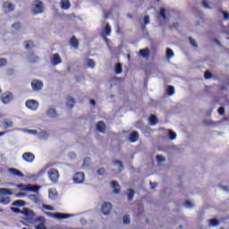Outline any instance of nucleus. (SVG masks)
Returning a JSON list of instances; mask_svg holds the SVG:
<instances>
[{
	"mask_svg": "<svg viewBox=\"0 0 229 229\" xmlns=\"http://www.w3.org/2000/svg\"><path fill=\"white\" fill-rule=\"evenodd\" d=\"M190 44L193 46V47H198V43L196 42V39H193L192 37L189 38Z\"/></svg>",
	"mask_w": 229,
	"mask_h": 229,
	"instance_id": "obj_41",
	"label": "nucleus"
},
{
	"mask_svg": "<svg viewBox=\"0 0 229 229\" xmlns=\"http://www.w3.org/2000/svg\"><path fill=\"white\" fill-rule=\"evenodd\" d=\"M223 13H224V18L225 19V21H228V19H229V13H226V12H223Z\"/></svg>",
	"mask_w": 229,
	"mask_h": 229,
	"instance_id": "obj_55",
	"label": "nucleus"
},
{
	"mask_svg": "<svg viewBox=\"0 0 229 229\" xmlns=\"http://www.w3.org/2000/svg\"><path fill=\"white\" fill-rule=\"evenodd\" d=\"M223 189H224V191H226L227 192H228V191H229V190H228V187H224Z\"/></svg>",
	"mask_w": 229,
	"mask_h": 229,
	"instance_id": "obj_61",
	"label": "nucleus"
},
{
	"mask_svg": "<svg viewBox=\"0 0 229 229\" xmlns=\"http://www.w3.org/2000/svg\"><path fill=\"white\" fill-rule=\"evenodd\" d=\"M174 56V52H173V49L166 48V58H173Z\"/></svg>",
	"mask_w": 229,
	"mask_h": 229,
	"instance_id": "obj_36",
	"label": "nucleus"
},
{
	"mask_svg": "<svg viewBox=\"0 0 229 229\" xmlns=\"http://www.w3.org/2000/svg\"><path fill=\"white\" fill-rule=\"evenodd\" d=\"M168 96H174V86H168L166 89Z\"/></svg>",
	"mask_w": 229,
	"mask_h": 229,
	"instance_id": "obj_33",
	"label": "nucleus"
},
{
	"mask_svg": "<svg viewBox=\"0 0 229 229\" xmlns=\"http://www.w3.org/2000/svg\"><path fill=\"white\" fill-rule=\"evenodd\" d=\"M157 1V3H159L160 2V0H156Z\"/></svg>",
	"mask_w": 229,
	"mask_h": 229,
	"instance_id": "obj_64",
	"label": "nucleus"
},
{
	"mask_svg": "<svg viewBox=\"0 0 229 229\" xmlns=\"http://www.w3.org/2000/svg\"><path fill=\"white\" fill-rule=\"evenodd\" d=\"M139 54L140 55V56H142V58H145V60H148V58H149V55H151V52L149 51V48L146 47V48L140 49L139 51Z\"/></svg>",
	"mask_w": 229,
	"mask_h": 229,
	"instance_id": "obj_16",
	"label": "nucleus"
},
{
	"mask_svg": "<svg viewBox=\"0 0 229 229\" xmlns=\"http://www.w3.org/2000/svg\"><path fill=\"white\" fill-rule=\"evenodd\" d=\"M114 165H118L119 171H123V162H121L120 160H115L114 162Z\"/></svg>",
	"mask_w": 229,
	"mask_h": 229,
	"instance_id": "obj_42",
	"label": "nucleus"
},
{
	"mask_svg": "<svg viewBox=\"0 0 229 229\" xmlns=\"http://www.w3.org/2000/svg\"><path fill=\"white\" fill-rule=\"evenodd\" d=\"M29 62L30 64H38L40 61V57H38L37 55H35L33 52H31L29 56Z\"/></svg>",
	"mask_w": 229,
	"mask_h": 229,
	"instance_id": "obj_15",
	"label": "nucleus"
},
{
	"mask_svg": "<svg viewBox=\"0 0 229 229\" xmlns=\"http://www.w3.org/2000/svg\"><path fill=\"white\" fill-rule=\"evenodd\" d=\"M21 158L24 160V162L31 164L35 161V154L31 152H25L22 154Z\"/></svg>",
	"mask_w": 229,
	"mask_h": 229,
	"instance_id": "obj_7",
	"label": "nucleus"
},
{
	"mask_svg": "<svg viewBox=\"0 0 229 229\" xmlns=\"http://www.w3.org/2000/svg\"><path fill=\"white\" fill-rule=\"evenodd\" d=\"M179 27H180V23H178V22H174V23L170 26V30H178Z\"/></svg>",
	"mask_w": 229,
	"mask_h": 229,
	"instance_id": "obj_45",
	"label": "nucleus"
},
{
	"mask_svg": "<svg viewBox=\"0 0 229 229\" xmlns=\"http://www.w3.org/2000/svg\"><path fill=\"white\" fill-rule=\"evenodd\" d=\"M185 207H187L188 208H194V204L192 202H191V200H186L184 202Z\"/></svg>",
	"mask_w": 229,
	"mask_h": 229,
	"instance_id": "obj_43",
	"label": "nucleus"
},
{
	"mask_svg": "<svg viewBox=\"0 0 229 229\" xmlns=\"http://www.w3.org/2000/svg\"><path fill=\"white\" fill-rule=\"evenodd\" d=\"M202 5L204 6V8H210V5L208 4V2H207L206 0H203Z\"/></svg>",
	"mask_w": 229,
	"mask_h": 229,
	"instance_id": "obj_52",
	"label": "nucleus"
},
{
	"mask_svg": "<svg viewBox=\"0 0 229 229\" xmlns=\"http://www.w3.org/2000/svg\"><path fill=\"white\" fill-rule=\"evenodd\" d=\"M0 99L4 105H9L13 101V93L10 91L4 92L0 96Z\"/></svg>",
	"mask_w": 229,
	"mask_h": 229,
	"instance_id": "obj_3",
	"label": "nucleus"
},
{
	"mask_svg": "<svg viewBox=\"0 0 229 229\" xmlns=\"http://www.w3.org/2000/svg\"><path fill=\"white\" fill-rule=\"evenodd\" d=\"M104 39L106 40V42H108V38L104 37Z\"/></svg>",
	"mask_w": 229,
	"mask_h": 229,
	"instance_id": "obj_62",
	"label": "nucleus"
},
{
	"mask_svg": "<svg viewBox=\"0 0 229 229\" xmlns=\"http://www.w3.org/2000/svg\"><path fill=\"white\" fill-rule=\"evenodd\" d=\"M128 201H133V198L135 196V191L133 189H128L126 192Z\"/></svg>",
	"mask_w": 229,
	"mask_h": 229,
	"instance_id": "obj_23",
	"label": "nucleus"
},
{
	"mask_svg": "<svg viewBox=\"0 0 229 229\" xmlns=\"http://www.w3.org/2000/svg\"><path fill=\"white\" fill-rule=\"evenodd\" d=\"M22 216H26L27 217H30L31 214H33V211L30 210L28 208H24L23 210H21Z\"/></svg>",
	"mask_w": 229,
	"mask_h": 229,
	"instance_id": "obj_30",
	"label": "nucleus"
},
{
	"mask_svg": "<svg viewBox=\"0 0 229 229\" xmlns=\"http://www.w3.org/2000/svg\"><path fill=\"white\" fill-rule=\"evenodd\" d=\"M87 65L90 67V69H94L96 67V62L93 59H87Z\"/></svg>",
	"mask_w": 229,
	"mask_h": 229,
	"instance_id": "obj_32",
	"label": "nucleus"
},
{
	"mask_svg": "<svg viewBox=\"0 0 229 229\" xmlns=\"http://www.w3.org/2000/svg\"><path fill=\"white\" fill-rule=\"evenodd\" d=\"M130 223H131V220L130 219V215H124L123 225H130Z\"/></svg>",
	"mask_w": 229,
	"mask_h": 229,
	"instance_id": "obj_37",
	"label": "nucleus"
},
{
	"mask_svg": "<svg viewBox=\"0 0 229 229\" xmlns=\"http://www.w3.org/2000/svg\"><path fill=\"white\" fill-rule=\"evenodd\" d=\"M165 8H161L159 10V17H162V19H164V21H167V15H165Z\"/></svg>",
	"mask_w": 229,
	"mask_h": 229,
	"instance_id": "obj_31",
	"label": "nucleus"
},
{
	"mask_svg": "<svg viewBox=\"0 0 229 229\" xmlns=\"http://www.w3.org/2000/svg\"><path fill=\"white\" fill-rule=\"evenodd\" d=\"M48 178L52 183H58V178H60V174L58 173V170L55 168H51L48 173Z\"/></svg>",
	"mask_w": 229,
	"mask_h": 229,
	"instance_id": "obj_2",
	"label": "nucleus"
},
{
	"mask_svg": "<svg viewBox=\"0 0 229 229\" xmlns=\"http://www.w3.org/2000/svg\"><path fill=\"white\" fill-rule=\"evenodd\" d=\"M2 135H6V131L0 132V137H2Z\"/></svg>",
	"mask_w": 229,
	"mask_h": 229,
	"instance_id": "obj_58",
	"label": "nucleus"
},
{
	"mask_svg": "<svg viewBox=\"0 0 229 229\" xmlns=\"http://www.w3.org/2000/svg\"><path fill=\"white\" fill-rule=\"evenodd\" d=\"M25 191H32L33 192H37V189L35 187L33 188L26 187Z\"/></svg>",
	"mask_w": 229,
	"mask_h": 229,
	"instance_id": "obj_54",
	"label": "nucleus"
},
{
	"mask_svg": "<svg viewBox=\"0 0 229 229\" xmlns=\"http://www.w3.org/2000/svg\"><path fill=\"white\" fill-rule=\"evenodd\" d=\"M36 229H47L44 224H39L36 225Z\"/></svg>",
	"mask_w": 229,
	"mask_h": 229,
	"instance_id": "obj_53",
	"label": "nucleus"
},
{
	"mask_svg": "<svg viewBox=\"0 0 229 229\" xmlns=\"http://www.w3.org/2000/svg\"><path fill=\"white\" fill-rule=\"evenodd\" d=\"M51 62L53 65H60L62 63V57H60V55L58 53L53 54Z\"/></svg>",
	"mask_w": 229,
	"mask_h": 229,
	"instance_id": "obj_12",
	"label": "nucleus"
},
{
	"mask_svg": "<svg viewBox=\"0 0 229 229\" xmlns=\"http://www.w3.org/2000/svg\"><path fill=\"white\" fill-rule=\"evenodd\" d=\"M102 213L104 216H108L110 212H112V203L110 202H104L101 208Z\"/></svg>",
	"mask_w": 229,
	"mask_h": 229,
	"instance_id": "obj_9",
	"label": "nucleus"
},
{
	"mask_svg": "<svg viewBox=\"0 0 229 229\" xmlns=\"http://www.w3.org/2000/svg\"><path fill=\"white\" fill-rule=\"evenodd\" d=\"M33 6L35 10L33 11L34 15H37L38 13H42L44 12V4L42 2L36 0L33 3Z\"/></svg>",
	"mask_w": 229,
	"mask_h": 229,
	"instance_id": "obj_5",
	"label": "nucleus"
},
{
	"mask_svg": "<svg viewBox=\"0 0 229 229\" xmlns=\"http://www.w3.org/2000/svg\"><path fill=\"white\" fill-rule=\"evenodd\" d=\"M66 106H68V108H72L74 106V105H76V100L74 99V98L68 96L66 98Z\"/></svg>",
	"mask_w": 229,
	"mask_h": 229,
	"instance_id": "obj_19",
	"label": "nucleus"
},
{
	"mask_svg": "<svg viewBox=\"0 0 229 229\" xmlns=\"http://www.w3.org/2000/svg\"><path fill=\"white\" fill-rule=\"evenodd\" d=\"M0 194L1 205H10V203L12 202V199L10 197L5 196H12V194H13L12 190L8 188H0Z\"/></svg>",
	"mask_w": 229,
	"mask_h": 229,
	"instance_id": "obj_1",
	"label": "nucleus"
},
{
	"mask_svg": "<svg viewBox=\"0 0 229 229\" xmlns=\"http://www.w3.org/2000/svg\"><path fill=\"white\" fill-rule=\"evenodd\" d=\"M22 196H24L23 192H20L16 194V198H22Z\"/></svg>",
	"mask_w": 229,
	"mask_h": 229,
	"instance_id": "obj_57",
	"label": "nucleus"
},
{
	"mask_svg": "<svg viewBox=\"0 0 229 229\" xmlns=\"http://www.w3.org/2000/svg\"><path fill=\"white\" fill-rule=\"evenodd\" d=\"M9 173L13 174V176H19V178L24 177V174L16 168H9Z\"/></svg>",
	"mask_w": 229,
	"mask_h": 229,
	"instance_id": "obj_18",
	"label": "nucleus"
},
{
	"mask_svg": "<svg viewBox=\"0 0 229 229\" xmlns=\"http://www.w3.org/2000/svg\"><path fill=\"white\" fill-rule=\"evenodd\" d=\"M61 8L63 10H69L71 8V2L69 0H61Z\"/></svg>",
	"mask_w": 229,
	"mask_h": 229,
	"instance_id": "obj_22",
	"label": "nucleus"
},
{
	"mask_svg": "<svg viewBox=\"0 0 229 229\" xmlns=\"http://www.w3.org/2000/svg\"><path fill=\"white\" fill-rule=\"evenodd\" d=\"M25 205H26V201H24L22 199L14 200L12 203L13 207H24Z\"/></svg>",
	"mask_w": 229,
	"mask_h": 229,
	"instance_id": "obj_25",
	"label": "nucleus"
},
{
	"mask_svg": "<svg viewBox=\"0 0 229 229\" xmlns=\"http://www.w3.org/2000/svg\"><path fill=\"white\" fill-rule=\"evenodd\" d=\"M47 115H48V117H56V109L53 107L48 108Z\"/></svg>",
	"mask_w": 229,
	"mask_h": 229,
	"instance_id": "obj_27",
	"label": "nucleus"
},
{
	"mask_svg": "<svg viewBox=\"0 0 229 229\" xmlns=\"http://www.w3.org/2000/svg\"><path fill=\"white\" fill-rule=\"evenodd\" d=\"M209 226H219V220L213 218L209 220Z\"/></svg>",
	"mask_w": 229,
	"mask_h": 229,
	"instance_id": "obj_35",
	"label": "nucleus"
},
{
	"mask_svg": "<svg viewBox=\"0 0 229 229\" xmlns=\"http://www.w3.org/2000/svg\"><path fill=\"white\" fill-rule=\"evenodd\" d=\"M32 131L33 133H37V131Z\"/></svg>",
	"mask_w": 229,
	"mask_h": 229,
	"instance_id": "obj_63",
	"label": "nucleus"
},
{
	"mask_svg": "<svg viewBox=\"0 0 229 229\" xmlns=\"http://www.w3.org/2000/svg\"><path fill=\"white\" fill-rule=\"evenodd\" d=\"M12 28L19 30H21V28H22V24H21V22H15L12 25Z\"/></svg>",
	"mask_w": 229,
	"mask_h": 229,
	"instance_id": "obj_40",
	"label": "nucleus"
},
{
	"mask_svg": "<svg viewBox=\"0 0 229 229\" xmlns=\"http://www.w3.org/2000/svg\"><path fill=\"white\" fill-rule=\"evenodd\" d=\"M139 140V132L137 131H133L129 135V141L133 143Z\"/></svg>",
	"mask_w": 229,
	"mask_h": 229,
	"instance_id": "obj_17",
	"label": "nucleus"
},
{
	"mask_svg": "<svg viewBox=\"0 0 229 229\" xmlns=\"http://www.w3.org/2000/svg\"><path fill=\"white\" fill-rule=\"evenodd\" d=\"M31 87L34 92H38L42 90V88L44 87V83L42 82V81L33 80L31 81Z\"/></svg>",
	"mask_w": 229,
	"mask_h": 229,
	"instance_id": "obj_6",
	"label": "nucleus"
},
{
	"mask_svg": "<svg viewBox=\"0 0 229 229\" xmlns=\"http://www.w3.org/2000/svg\"><path fill=\"white\" fill-rule=\"evenodd\" d=\"M8 64V61L5 58H0V67H4Z\"/></svg>",
	"mask_w": 229,
	"mask_h": 229,
	"instance_id": "obj_44",
	"label": "nucleus"
},
{
	"mask_svg": "<svg viewBox=\"0 0 229 229\" xmlns=\"http://www.w3.org/2000/svg\"><path fill=\"white\" fill-rule=\"evenodd\" d=\"M55 217H57V219H69V217H72V215L71 214H55Z\"/></svg>",
	"mask_w": 229,
	"mask_h": 229,
	"instance_id": "obj_24",
	"label": "nucleus"
},
{
	"mask_svg": "<svg viewBox=\"0 0 229 229\" xmlns=\"http://www.w3.org/2000/svg\"><path fill=\"white\" fill-rule=\"evenodd\" d=\"M168 137L170 140H174L176 139V132L173 131V130H168Z\"/></svg>",
	"mask_w": 229,
	"mask_h": 229,
	"instance_id": "obj_34",
	"label": "nucleus"
},
{
	"mask_svg": "<svg viewBox=\"0 0 229 229\" xmlns=\"http://www.w3.org/2000/svg\"><path fill=\"white\" fill-rule=\"evenodd\" d=\"M24 46H25V49L30 51L35 47V42H33L32 40H27V41H24Z\"/></svg>",
	"mask_w": 229,
	"mask_h": 229,
	"instance_id": "obj_21",
	"label": "nucleus"
},
{
	"mask_svg": "<svg viewBox=\"0 0 229 229\" xmlns=\"http://www.w3.org/2000/svg\"><path fill=\"white\" fill-rule=\"evenodd\" d=\"M25 106H27L29 110H32V112H35L38 109V101L33 99L27 100L25 102Z\"/></svg>",
	"mask_w": 229,
	"mask_h": 229,
	"instance_id": "obj_4",
	"label": "nucleus"
},
{
	"mask_svg": "<svg viewBox=\"0 0 229 229\" xmlns=\"http://www.w3.org/2000/svg\"><path fill=\"white\" fill-rule=\"evenodd\" d=\"M87 161H90V157H86V158L84 159V162H87Z\"/></svg>",
	"mask_w": 229,
	"mask_h": 229,
	"instance_id": "obj_59",
	"label": "nucleus"
},
{
	"mask_svg": "<svg viewBox=\"0 0 229 229\" xmlns=\"http://www.w3.org/2000/svg\"><path fill=\"white\" fill-rule=\"evenodd\" d=\"M102 33L103 35H106V37H110L112 33V27H110V23L106 24Z\"/></svg>",
	"mask_w": 229,
	"mask_h": 229,
	"instance_id": "obj_20",
	"label": "nucleus"
},
{
	"mask_svg": "<svg viewBox=\"0 0 229 229\" xmlns=\"http://www.w3.org/2000/svg\"><path fill=\"white\" fill-rule=\"evenodd\" d=\"M89 102H90V105H92V106H96V100L90 99Z\"/></svg>",
	"mask_w": 229,
	"mask_h": 229,
	"instance_id": "obj_56",
	"label": "nucleus"
},
{
	"mask_svg": "<svg viewBox=\"0 0 229 229\" xmlns=\"http://www.w3.org/2000/svg\"><path fill=\"white\" fill-rule=\"evenodd\" d=\"M21 187H24V184H19L18 189H21Z\"/></svg>",
	"mask_w": 229,
	"mask_h": 229,
	"instance_id": "obj_60",
	"label": "nucleus"
},
{
	"mask_svg": "<svg viewBox=\"0 0 229 229\" xmlns=\"http://www.w3.org/2000/svg\"><path fill=\"white\" fill-rule=\"evenodd\" d=\"M96 128H97L98 131H99L100 133H105V131H106V124L103 121H99L96 124Z\"/></svg>",
	"mask_w": 229,
	"mask_h": 229,
	"instance_id": "obj_14",
	"label": "nucleus"
},
{
	"mask_svg": "<svg viewBox=\"0 0 229 229\" xmlns=\"http://www.w3.org/2000/svg\"><path fill=\"white\" fill-rule=\"evenodd\" d=\"M3 128H4V130H8V128H13V122L12 121H4L3 122Z\"/></svg>",
	"mask_w": 229,
	"mask_h": 229,
	"instance_id": "obj_26",
	"label": "nucleus"
},
{
	"mask_svg": "<svg viewBox=\"0 0 229 229\" xmlns=\"http://www.w3.org/2000/svg\"><path fill=\"white\" fill-rule=\"evenodd\" d=\"M3 8H4V11L5 12V13H7L10 12H13V10L15 9V5L11 4L10 2H4Z\"/></svg>",
	"mask_w": 229,
	"mask_h": 229,
	"instance_id": "obj_10",
	"label": "nucleus"
},
{
	"mask_svg": "<svg viewBox=\"0 0 229 229\" xmlns=\"http://www.w3.org/2000/svg\"><path fill=\"white\" fill-rule=\"evenodd\" d=\"M148 121H149L151 126H155V124H157V123H158V119L157 118V115H155V114H151Z\"/></svg>",
	"mask_w": 229,
	"mask_h": 229,
	"instance_id": "obj_29",
	"label": "nucleus"
},
{
	"mask_svg": "<svg viewBox=\"0 0 229 229\" xmlns=\"http://www.w3.org/2000/svg\"><path fill=\"white\" fill-rule=\"evenodd\" d=\"M156 158L157 162H165V157H164L163 156L157 155Z\"/></svg>",
	"mask_w": 229,
	"mask_h": 229,
	"instance_id": "obj_48",
	"label": "nucleus"
},
{
	"mask_svg": "<svg viewBox=\"0 0 229 229\" xmlns=\"http://www.w3.org/2000/svg\"><path fill=\"white\" fill-rule=\"evenodd\" d=\"M111 187L114 189V194H121V185H119L117 181H112Z\"/></svg>",
	"mask_w": 229,
	"mask_h": 229,
	"instance_id": "obj_13",
	"label": "nucleus"
},
{
	"mask_svg": "<svg viewBox=\"0 0 229 229\" xmlns=\"http://www.w3.org/2000/svg\"><path fill=\"white\" fill-rule=\"evenodd\" d=\"M219 115H225V107L221 106L217 110Z\"/></svg>",
	"mask_w": 229,
	"mask_h": 229,
	"instance_id": "obj_50",
	"label": "nucleus"
},
{
	"mask_svg": "<svg viewBox=\"0 0 229 229\" xmlns=\"http://www.w3.org/2000/svg\"><path fill=\"white\" fill-rule=\"evenodd\" d=\"M97 173L98 174H99V176H103V174H105L106 173V170L104 167H102V168H99Z\"/></svg>",
	"mask_w": 229,
	"mask_h": 229,
	"instance_id": "obj_49",
	"label": "nucleus"
},
{
	"mask_svg": "<svg viewBox=\"0 0 229 229\" xmlns=\"http://www.w3.org/2000/svg\"><path fill=\"white\" fill-rule=\"evenodd\" d=\"M114 72L115 74H121L123 72V64L121 63L115 64Z\"/></svg>",
	"mask_w": 229,
	"mask_h": 229,
	"instance_id": "obj_28",
	"label": "nucleus"
},
{
	"mask_svg": "<svg viewBox=\"0 0 229 229\" xmlns=\"http://www.w3.org/2000/svg\"><path fill=\"white\" fill-rule=\"evenodd\" d=\"M204 78H205V80H210V78H212V72H210V71L207 70L204 72Z\"/></svg>",
	"mask_w": 229,
	"mask_h": 229,
	"instance_id": "obj_39",
	"label": "nucleus"
},
{
	"mask_svg": "<svg viewBox=\"0 0 229 229\" xmlns=\"http://www.w3.org/2000/svg\"><path fill=\"white\" fill-rule=\"evenodd\" d=\"M144 24L145 25L149 24V15H145L144 16Z\"/></svg>",
	"mask_w": 229,
	"mask_h": 229,
	"instance_id": "obj_51",
	"label": "nucleus"
},
{
	"mask_svg": "<svg viewBox=\"0 0 229 229\" xmlns=\"http://www.w3.org/2000/svg\"><path fill=\"white\" fill-rule=\"evenodd\" d=\"M43 208H45V210H50V211L55 210V208H53L52 206L47 205V204L43 205Z\"/></svg>",
	"mask_w": 229,
	"mask_h": 229,
	"instance_id": "obj_46",
	"label": "nucleus"
},
{
	"mask_svg": "<svg viewBox=\"0 0 229 229\" xmlns=\"http://www.w3.org/2000/svg\"><path fill=\"white\" fill-rule=\"evenodd\" d=\"M12 212H14V214H21L22 210H21L18 208H11Z\"/></svg>",
	"mask_w": 229,
	"mask_h": 229,
	"instance_id": "obj_47",
	"label": "nucleus"
},
{
	"mask_svg": "<svg viewBox=\"0 0 229 229\" xmlns=\"http://www.w3.org/2000/svg\"><path fill=\"white\" fill-rule=\"evenodd\" d=\"M46 218L43 216H37L35 219V223H41L44 224Z\"/></svg>",
	"mask_w": 229,
	"mask_h": 229,
	"instance_id": "obj_38",
	"label": "nucleus"
},
{
	"mask_svg": "<svg viewBox=\"0 0 229 229\" xmlns=\"http://www.w3.org/2000/svg\"><path fill=\"white\" fill-rule=\"evenodd\" d=\"M69 44L72 47H73V49H78L80 47V40H78V38H76V36H72L70 38Z\"/></svg>",
	"mask_w": 229,
	"mask_h": 229,
	"instance_id": "obj_11",
	"label": "nucleus"
},
{
	"mask_svg": "<svg viewBox=\"0 0 229 229\" xmlns=\"http://www.w3.org/2000/svg\"><path fill=\"white\" fill-rule=\"evenodd\" d=\"M72 180L74 183H83L85 182V174L78 172L73 175Z\"/></svg>",
	"mask_w": 229,
	"mask_h": 229,
	"instance_id": "obj_8",
	"label": "nucleus"
}]
</instances>
